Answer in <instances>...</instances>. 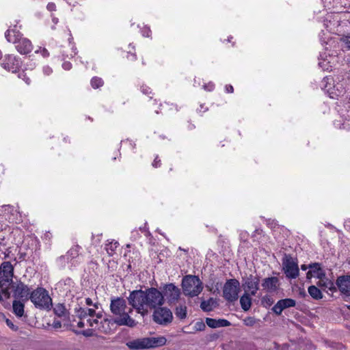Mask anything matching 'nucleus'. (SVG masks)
<instances>
[{
	"instance_id": "obj_1",
	"label": "nucleus",
	"mask_w": 350,
	"mask_h": 350,
	"mask_svg": "<svg viewBox=\"0 0 350 350\" xmlns=\"http://www.w3.org/2000/svg\"><path fill=\"white\" fill-rule=\"evenodd\" d=\"M128 301L130 305L142 316L148 314L149 309H155L161 306L165 302V298L161 292L156 288H149L145 291H132Z\"/></svg>"
},
{
	"instance_id": "obj_2",
	"label": "nucleus",
	"mask_w": 350,
	"mask_h": 350,
	"mask_svg": "<svg viewBox=\"0 0 350 350\" xmlns=\"http://www.w3.org/2000/svg\"><path fill=\"white\" fill-rule=\"evenodd\" d=\"M110 310L116 317L115 322L116 325L129 327H134L136 325L135 321L129 316L133 310L127 307L126 301L123 298L111 299Z\"/></svg>"
},
{
	"instance_id": "obj_3",
	"label": "nucleus",
	"mask_w": 350,
	"mask_h": 350,
	"mask_svg": "<svg viewBox=\"0 0 350 350\" xmlns=\"http://www.w3.org/2000/svg\"><path fill=\"white\" fill-rule=\"evenodd\" d=\"M5 38L9 42L15 44L16 50L21 54H27L33 49L31 41L23 37V35L16 29H8L5 33Z\"/></svg>"
},
{
	"instance_id": "obj_4",
	"label": "nucleus",
	"mask_w": 350,
	"mask_h": 350,
	"mask_svg": "<svg viewBox=\"0 0 350 350\" xmlns=\"http://www.w3.org/2000/svg\"><path fill=\"white\" fill-rule=\"evenodd\" d=\"M29 299L36 308L50 310L53 306L52 298L42 287H38L31 292Z\"/></svg>"
},
{
	"instance_id": "obj_5",
	"label": "nucleus",
	"mask_w": 350,
	"mask_h": 350,
	"mask_svg": "<svg viewBox=\"0 0 350 350\" xmlns=\"http://www.w3.org/2000/svg\"><path fill=\"white\" fill-rule=\"evenodd\" d=\"M182 288L185 295L193 297L198 296L202 291V282L196 275H186L182 280Z\"/></svg>"
},
{
	"instance_id": "obj_6",
	"label": "nucleus",
	"mask_w": 350,
	"mask_h": 350,
	"mask_svg": "<svg viewBox=\"0 0 350 350\" xmlns=\"http://www.w3.org/2000/svg\"><path fill=\"white\" fill-rule=\"evenodd\" d=\"M240 283L236 279L228 280L223 288L224 297L228 301L233 302L238 299Z\"/></svg>"
},
{
	"instance_id": "obj_7",
	"label": "nucleus",
	"mask_w": 350,
	"mask_h": 350,
	"mask_svg": "<svg viewBox=\"0 0 350 350\" xmlns=\"http://www.w3.org/2000/svg\"><path fill=\"white\" fill-rule=\"evenodd\" d=\"M152 319L155 323L165 325L172 322L173 316L170 309L159 306L158 308L154 309Z\"/></svg>"
},
{
	"instance_id": "obj_8",
	"label": "nucleus",
	"mask_w": 350,
	"mask_h": 350,
	"mask_svg": "<svg viewBox=\"0 0 350 350\" xmlns=\"http://www.w3.org/2000/svg\"><path fill=\"white\" fill-rule=\"evenodd\" d=\"M283 270L288 278L295 279L299 275L298 265L291 256H286L282 262Z\"/></svg>"
},
{
	"instance_id": "obj_9",
	"label": "nucleus",
	"mask_w": 350,
	"mask_h": 350,
	"mask_svg": "<svg viewBox=\"0 0 350 350\" xmlns=\"http://www.w3.org/2000/svg\"><path fill=\"white\" fill-rule=\"evenodd\" d=\"M259 282L258 277L250 275L248 277L243 278L242 287L245 293L254 296L259 289Z\"/></svg>"
},
{
	"instance_id": "obj_10",
	"label": "nucleus",
	"mask_w": 350,
	"mask_h": 350,
	"mask_svg": "<svg viewBox=\"0 0 350 350\" xmlns=\"http://www.w3.org/2000/svg\"><path fill=\"white\" fill-rule=\"evenodd\" d=\"M14 267L10 262H2L0 267V283L10 286L12 284Z\"/></svg>"
},
{
	"instance_id": "obj_11",
	"label": "nucleus",
	"mask_w": 350,
	"mask_h": 350,
	"mask_svg": "<svg viewBox=\"0 0 350 350\" xmlns=\"http://www.w3.org/2000/svg\"><path fill=\"white\" fill-rule=\"evenodd\" d=\"M163 295L166 297L169 304L175 303L178 301L180 295V289L174 284L170 283L163 286Z\"/></svg>"
},
{
	"instance_id": "obj_12",
	"label": "nucleus",
	"mask_w": 350,
	"mask_h": 350,
	"mask_svg": "<svg viewBox=\"0 0 350 350\" xmlns=\"http://www.w3.org/2000/svg\"><path fill=\"white\" fill-rule=\"evenodd\" d=\"M295 304V300L291 298L280 299L275 304L272 310L276 314L280 315L284 309L294 307Z\"/></svg>"
},
{
	"instance_id": "obj_13",
	"label": "nucleus",
	"mask_w": 350,
	"mask_h": 350,
	"mask_svg": "<svg viewBox=\"0 0 350 350\" xmlns=\"http://www.w3.org/2000/svg\"><path fill=\"white\" fill-rule=\"evenodd\" d=\"M2 66L5 69L15 72L21 66V62L19 59L16 58L15 56L8 55L5 56Z\"/></svg>"
},
{
	"instance_id": "obj_14",
	"label": "nucleus",
	"mask_w": 350,
	"mask_h": 350,
	"mask_svg": "<svg viewBox=\"0 0 350 350\" xmlns=\"http://www.w3.org/2000/svg\"><path fill=\"white\" fill-rule=\"evenodd\" d=\"M76 317L79 319L78 321H84V319L88 317V315H96L97 318H102V311L96 312L94 308H75Z\"/></svg>"
},
{
	"instance_id": "obj_15",
	"label": "nucleus",
	"mask_w": 350,
	"mask_h": 350,
	"mask_svg": "<svg viewBox=\"0 0 350 350\" xmlns=\"http://www.w3.org/2000/svg\"><path fill=\"white\" fill-rule=\"evenodd\" d=\"M336 285L340 292L347 296H350V276H340L336 280Z\"/></svg>"
},
{
	"instance_id": "obj_16",
	"label": "nucleus",
	"mask_w": 350,
	"mask_h": 350,
	"mask_svg": "<svg viewBox=\"0 0 350 350\" xmlns=\"http://www.w3.org/2000/svg\"><path fill=\"white\" fill-rule=\"evenodd\" d=\"M14 294L16 297L27 300L29 299L31 294L29 287L22 282L18 283L16 286H13Z\"/></svg>"
},
{
	"instance_id": "obj_17",
	"label": "nucleus",
	"mask_w": 350,
	"mask_h": 350,
	"mask_svg": "<svg viewBox=\"0 0 350 350\" xmlns=\"http://www.w3.org/2000/svg\"><path fill=\"white\" fill-rule=\"evenodd\" d=\"M309 271L306 273V278L308 280H310L312 278H321L325 276V272L321 267L319 263H312L308 265Z\"/></svg>"
},
{
	"instance_id": "obj_18",
	"label": "nucleus",
	"mask_w": 350,
	"mask_h": 350,
	"mask_svg": "<svg viewBox=\"0 0 350 350\" xmlns=\"http://www.w3.org/2000/svg\"><path fill=\"white\" fill-rule=\"evenodd\" d=\"M279 285V279L277 277L266 278L263 280L262 283V286L270 293L277 291Z\"/></svg>"
},
{
	"instance_id": "obj_19",
	"label": "nucleus",
	"mask_w": 350,
	"mask_h": 350,
	"mask_svg": "<svg viewBox=\"0 0 350 350\" xmlns=\"http://www.w3.org/2000/svg\"><path fill=\"white\" fill-rule=\"evenodd\" d=\"M101 319L96 317V315H88V317L84 319V321H77V326L79 328L90 327L95 329V327H98V320Z\"/></svg>"
},
{
	"instance_id": "obj_20",
	"label": "nucleus",
	"mask_w": 350,
	"mask_h": 350,
	"mask_svg": "<svg viewBox=\"0 0 350 350\" xmlns=\"http://www.w3.org/2000/svg\"><path fill=\"white\" fill-rule=\"evenodd\" d=\"M116 323L115 322L114 319H104L103 320L98 321V325L97 327H95V329H97L100 332L105 333V334H109L110 333Z\"/></svg>"
},
{
	"instance_id": "obj_21",
	"label": "nucleus",
	"mask_w": 350,
	"mask_h": 350,
	"mask_svg": "<svg viewBox=\"0 0 350 350\" xmlns=\"http://www.w3.org/2000/svg\"><path fill=\"white\" fill-rule=\"evenodd\" d=\"M147 349L162 347L166 344L167 339L164 336L146 338Z\"/></svg>"
},
{
	"instance_id": "obj_22",
	"label": "nucleus",
	"mask_w": 350,
	"mask_h": 350,
	"mask_svg": "<svg viewBox=\"0 0 350 350\" xmlns=\"http://www.w3.org/2000/svg\"><path fill=\"white\" fill-rule=\"evenodd\" d=\"M206 323L211 328L228 327L230 325V323L228 320L223 319H215L211 318H206Z\"/></svg>"
},
{
	"instance_id": "obj_23",
	"label": "nucleus",
	"mask_w": 350,
	"mask_h": 350,
	"mask_svg": "<svg viewBox=\"0 0 350 350\" xmlns=\"http://www.w3.org/2000/svg\"><path fill=\"white\" fill-rule=\"evenodd\" d=\"M129 349L133 350H142L147 349L146 338L133 340L127 342Z\"/></svg>"
},
{
	"instance_id": "obj_24",
	"label": "nucleus",
	"mask_w": 350,
	"mask_h": 350,
	"mask_svg": "<svg viewBox=\"0 0 350 350\" xmlns=\"http://www.w3.org/2000/svg\"><path fill=\"white\" fill-rule=\"evenodd\" d=\"M317 284L323 291H326L327 289L332 291L335 289L333 282L327 278L325 275L321 277V278H319V281Z\"/></svg>"
},
{
	"instance_id": "obj_25",
	"label": "nucleus",
	"mask_w": 350,
	"mask_h": 350,
	"mask_svg": "<svg viewBox=\"0 0 350 350\" xmlns=\"http://www.w3.org/2000/svg\"><path fill=\"white\" fill-rule=\"evenodd\" d=\"M250 294L244 293L240 298V304L244 311H247L250 309L252 305V299Z\"/></svg>"
},
{
	"instance_id": "obj_26",
	"label": "nucleus",
	"mask_w": 350,
	"mask_h": 350,
	"mask_svg": "<svg viewBox=\"0 0 350 350\" xmlns=\"http://www.w3.org/2000/svg\"><path fill=\"white\" fill-rule=\"evenodd\" d=\"M216 301L214 299L210 298L206 301H203L200 304V308L205 312H210L215 307Z\"/></svg>"
},
{
	"instance_id": "obj_27",
	"label": "nucleus",
	"mask_w": 350,
	"mask_h": 350,
	"mask_svg": "<svg viewBox=\"0 0 350 350\" xmlns=\"http://www.w3.org/2000/svg\"><path fill=\"white\" fill-rule=\"evenodd\" d=\"M13 312L18 317L24 314V304L20 301H14L12 304Z\"/></svg>"
},
{
	"instance_id": "obj_28",
	"label": "nucleus",
	"mask_w": 350,
	"mask_h": 350,
	"mask_svg": "<svg viewBox=\"0 0 350 350\" xmlns=\"http://www.w3.org/2000/svg\"><path fill=\"white\" fill-rule=\"evenodd\" d=\"M309 295L314 299H321L323 298L321 291L316 286L312 285L308 289Z\"/></svg>"
},
{
	"instance_id": "obj_29",
	"label": "nucleus",
	"mask_w": 350,
	"mask_h": 350,
	"mask_svg": "<svg viewBox=\"0 0 350 350\" xmlns=\"http://www.w3.org/2000/svg\"><path fill=\"white\" fill-rule=\"evenodd\" d=\"M0 284L1 288L0 291V301H3L10 297V293L8 290V285L3 283H0Z\"/></svg>"
},
{
	"instance_id": "obj_30",
	"label": "nucleus",
	"mask_w": 350,
	"mask_h": 350,
	"mask_svg": "<svg viewBox=\"0 0 350 350\" xmlns=\"http://www.w3.org/2000/svg\"><path fill=\"white\" fill-rule=\"evenodd\" d=\"M206 327V325L204 324V323L202 321H197L193 327V331L191 332H189V331H185V329H183V332L184 333H187V334H189V333H194L196 332H200V331H203Z\"/></svg>"
},
{
	"instance_id": "obj_31",
	"label": "nucleus",
	"mask_w": 350,
	"mask_h": 350,
	"mask_svg": "<svg viewBox=\"0 0 350 350\" xmlns=\"http://www.w3.org/2000/svg\"><path fill=\"white\" fill-rule=\"evenodd\" d=\"M80 248L81 247L79 245H76L71 247L70 250L67 252V258L73 259L78 256Z\"/></svg>"
},
{
	"instance_id": "obj_32",
	"label": "nucleus",
	"mask_w": 350,
	"mask_h": 350,
	"mask_svg": "<svg viewBox=\"0 0 350 350\" xmlns=\"http://www.w3.org/2000/svg\"><path fill=\"white\" fill-rule=\"evenodd\" d=\"M176 316L180 319H183L187 317V309L185 306H179L176 308Z\"/></svg>"
},
{
	"instance_id": "obj_33",
	"label": "nucleus",
	"mask_w": 350,
	"mask_h": 350,
	"mask_svg": "<svg viewBox=\"0 0 350 350\" xmlns=\"http://www.w3.org/2000/svg\"><path fill=\"white\" fill-rule=\"evenodd\" d=\"M243 324L248 327L254 326L259 320L255 319L253 317H247L243 320Z\"/></svg>"
},
{
	"instance_id": "obj_34",
	"label": "nucleus",
	"mask_w": 350,
	"mask_h": 350,
	"mask_svg": "<svg viewBox=\"0 0 350 350\" xmlns=\"http://www.w3.org/2000/svg\"><path fill=\"white\" fill-rule=\"evenodd\" d=\"M118 242H110L109 244L106 245V251L109 254V255L112 256L113 252L118 247Z\"/></svg>"
},
{
	"instance_id": "obj_35",
	"label": "nucleus",
	"mask_w": 350,
	"mask_h": 350,
	"mask_svg": "<svg viewBox=\"0 0 350 350\" xmlns=\"http://www.w3.org/2000/svg\"><path fill=\"white\" fill-rule=\"evenodd\" d=\"M103 84V81L100 78L94 77L91 80V85L94 88H98L102 86Z\"/></svg>"
},
{
	"instance_id": "obj_36",
	"label": "nucleus",
	"mask_w": 350,
	"mask_h": 350,
	"mask_svg": "<svg viewBox=\"0 0 350 350\" xmlns=\"http://www.w3.org/2000/svg\"><path fill=\"white\" fill-rule=\"evenodd\" d=\"M341 40L342 42L345 43L346 46L349 49H350V33H347V35H344L341 38Z\"/></svg>"
},
{
	"instance_id": "obj_37",
	"label": "nucleus",
	"mask_w": 350,
	"mask_h": 350,
	"mask_svg": "<svg viewBox=\"0 0 350 350\" xmlns=\"http://www.w3.org/2000/svg\"><path fill=\"white\" fill-rule=\"evenodd\" d=\"M262 303L266 304L267 306H271L273 304V299L269 297V296H265L262 299Z\"/></svg>"
},
{
	"instance_id": "obj_38",
	"label": "nucleus",
	"mask_w": 350,
	"mask_h": 350,
	"mask_svg": "<svg viewBox=\"0 0 350 350\" xmlns=\"http://www.w3.org/2000/svg\"><path fill=\"white\" fill-rule=\"evenodd\" d=\"M64 307L62 305L57 306L55 308V312L59 316H62L64 312Z\"/></svg>"
},
{
	"instance_id": "obj_39",
	"label": "nucleus",
	"mask_w": 350,
	"mask_h": 350,
	"mask_svg": "<svg viewBox=\"0 0 350 350\" xmlns=\"http://www.w3.org/2000/svg\"><path fill=\"white\" fill-rule=\"evenodd\" d=\"M18 77L21 78L23 81H25V83L29 85L30 83V79L28 77H27L26 74L23 72L21 74H19Z\"/></svg>"
},
{
	"instance_id": "obj_40",
	"label": "nucleus",
	"mask_w": 350,
	"mask_h": 350,
	"mask_svg": "<svg viewBox=\"0 0 350 350\" xmlns=\"http://www.w3.org/2000/svg\"><path fill=\"white\" fill-rule=\"evenodd\" d=\"M141 88H142V92L144 94L148 95L149 94L151 93L150 88L149 87L146 86V85H143V86H142Z\"/></svg>"
},
{
	"instance_id": "obj_41",
	"label": "nucleus",
	"mask_w": 350,
	"mask_h": 350,
	"mask_svg": "<svg viewBox=\"0 0 350 350\" xmlns=\"http://www.w3.org/2000/svg\"><path fill=\"white\" fill-rule=\"evenodd\" d=\"M152 166L154 167H159L161 166V160L159 159V157L157 156L152 163Z\"/></svg>"
},
{
	"instance_id": "obj_42",
	"label": "nucleus",
	"mask_w": 350,
	"mask_h": 350,
	"mask_svg": "<svg viewBox=\"0 0 350 350\" xmlns=\"http://www.w3.org/2000/svg\"><path fill=\"white\" fill-rule=\"evenodd\" d=\"M81 334L85 336H91L93 335V329H88L86 330H83Z\"/></svg>"
},
{
	"instance_id": "obj_43",
	"label": "nucleus",
	"mask_w": 350,
	"mask_h": 350,
	"mask_svg": "<svg viewBox=\"0 0 350 350\" xmlns=\"http://www.w3.org/2000/svg\"><path fill=\"white\" fill-rule=\"evenodd\" d=\"M36 53H39V51H36ZM40 53L44 57H46L49 55V51L46 49H41Z\"/></svg>"
},
{
	"instance_id": "obj_44",
	"label": "nucleus",
	"mask_w": 350,
	"mask_h": 350,
	"mask_svg": "<svg viewBox=\"0 0 350 350\" xmlns=\"http://www.w3.org/2000/svg\"><path fill=\"white\" fill-rule=\"evenodd\" d=\"M214 84L213 83H208L207 85H204V89L207 91H212L214 89Z\"/></svg>"
},
{
	"instance_id": "obj_45",
	"label": "nucleus",
	"mask_w": 350,
	"mask_h": 350,
	"mask_svg": "<svg viewBox=\"0 0 350 350\" xmlns=\"http://www.w3.org/2000/svg\"><path fill=\"white\" fill-rule=\"evenodd\" d=\"M43 72L46 75H49L52 72V69L49 66H44Z\"/></svg>"
},
{
	"instance_id": "obj_46",
	"label": "nucleus",
	"mask_w": 350,
	"mask_h": 350,
	"mask_svg": "<svg viewBox=\"0 0 350 350\" xmlns=\"http://www.w3.org/2000/svg\"><path fill=\"white\" fill-rule=\"evenodd\" d=\"M53 327L55 329L60 328L62 327V323L59 321H54L53 323Z\"/></svg>"
},
{
	"instance_id": "obj_47",
	"label": "nucleus",
	"mask_w": 350,
	"mask_h": 350,
	"mask_svg": "<svg viewBox=\"0 0 350 350\" xmlns=\"http://www.w3.org/2000/svg\"><path fill=\"white\" fill-rule=\"evenodd\" d=\"M47 9L49 10V11H54L55 10V3H49L48 5H47Z\"/></svg>"
},
{
	"instance_id": "obj_48",
	"label": "nucleus",
	"mask_w": 350,
	"mask_h": 350,
	"mask_svg": "<svg viewBox=\"0 0 350 350\" xmlns=\"http://www.w3.org/2000/svg\"><path fill=\"white\" fill-rule=\"evenodd\" d=\"M62 66L65 70H70L71 68V64L66 62L62 64Z\"/></svg>"
},
{
	"instance_id": "obj_49",
	"label": "nucleus",
	"mask_w": 350,
	"mask_h": 350,
	"mask_svg": "<svg viewBox=\"0 0 350 350\" xmlns=\"http://www.w3.org/2000/svg\"><path fill=\"white\" fill-rule=\"evenodd\" d=\"M226 91L228 93H232L234 91L233 87L230 85L226 86Z\"/></svg>"
},
{
	"instance_id": "obj_50",
	"label": "nucleus",
	"mask_w": 350,
	"mask_h": 350,
	"mask_svg": "<svg viewBox=\"0 0 350 350\" xmlns=\"http://www.w3.org/2000/svg\"><path fill=\"white\" fill-rule=\"evenodd\" d=\"M324 25L325 26V28L327 29V31L331 32V31H332L334 30L333 28L332 27L331 25H328V24L325 23Z\"/></svg>"
},
{
	"instance_id": "obj_51",
	"label": "nucleus",
	"mask_w": 350,
	"mask_h": 350,
	"mask_svg": "<svg viewBox=\"0 0 350 350\" xmlns=\"http://www.w3.org/2000/svg\"><path fill=\"white\" fill-rule=\"evenodd\" d=\"M85 303L88 306H91L92 304V301L90 298H86L85 299Z\"/></svg>"
},
{
	"instance_id": "obj_52",
	"label": "nucleus",
	"mask_w": 350,
	"mask_h": 350,
	"mask_svg": "<svg viewBox=\"0 0 350 350\" xmlns=\"http://www.w3.org/2000/svg\"><path fill=\"white\" fill-rule=\"evenodd\" d=\"M2 207H3V208H6V209H7V208H8V209H12V210H13V209H14L13 206H10V205H4V206H3Z\"/></svg>"
},
{
	"instance_id": "obj_53",
	"label": "nucleus",
	"mask_w": 350,
	"mask_h": 350,
	"mask_svg": "<svg viewBox=\"0 0 350 350\" xmlns=\"http://www.w3.org/2000/svg\"><path fill=\"white\" fill-rule=\"evenodd\" d=\"M308 268V266L306 265H302L301 266V269L304 271H306L307 269Z\"/></svg>"
},
{
	"instance_id": "obj_54",
	"label": "nucleus",
	"mask_w": 350,
	"mask_h": 350,
	"mask_svg": "<svg viewBox=\"0 0 350 350\" xmlns=\"http://www.w3.org/2000/svg\"><path fill=\"white\" fill-rule=\"evenodd\" d=\"M6 322H7V325L9 327H12L14 326L13 324L8 319L6 321Z\"/></svg>"
},
{
	"instance_id": "obj_55",
	"label": "nucleus",
	"mask_w": 350,
	"mask_h": 350,
	"mask_svg": "<svg viewBox=\"0 0 350 350\" xmlns=\"http://www.w3.org/2000/svg\"><path fill=\"white\" fill-rule=\"evenodd\" d=\"M150 32V31L149 29L147 30V34H144V36H146V37H148L149 36V33Z\"/></svg>"
},
{
	"instance_id": "obj_56",
	"label": "nucleus",
	"mask_w": 350,
	"mask_h": 350,
	"mask_svg": "<svg viewBox=\"0 0 350 350\" xmlns=\"http://www.w3.org/2000/svg\"><path fill=\"white\" fill-rule=\"evenodd\" d=\"M98 304H94V307L95 308V309H98Z\"/></svg>"
},
{
	"instance_id": "obj_57",
	"label": "nucleus",
	"mask_w": 350,
	"mask_h": 350,
	"mask_svg": "<svg viewBox=\"0 0 350 350\" xmlns=\"http://www.w3.org/2000/svg\"><path fill=\"white\" fill-rule=\"evenodd\" d=\"M332 18V15H328L326 18V20L330 19Z\"/></svg>"
},
{
	"instance_id": "obj_58",
	"label": "nucleus",
	"mask_w": 350,
	"mask_h": 350,
	"mask_svg": "<svg viewBox=\"0 0 350 350\" xmlns=\"http://www.w3.org/2000/svg\"><path fill=\"white\" fill-rule=\"evenodd\" d=\"M1 57H2V53H1V51H0V59H1Z\"/></svg>"
},
{
	"instance_id": "obj_59",
	"label": "nucleus",
	"mask_w": 350,
	"mask_h": 350,
	"mask_svg": "<svg viewBox=\"0 0 350 350\" xmlns=\"http://www.w3.org/2000/svg\"><path fill=\"white\" fill-rule=\"evenodd\" d=\"M53 21L55 23H57V19H55V18L53 19Z\"/></svg>"
},
{
	"instance_id": "obj_60",
	"label": "nucleus",
	"mask_w": 350,
	"mask_h": 350,
	"mask_svg": "<svg viewBox=\"0 0 350 350\" xmlns=\"http://www.w3.org/2000/svg\"><path fill=\"white\" fill-rule=\"evenodd\" d=\"M348 309L350 310V305L347 306Z\"/></svg>"
}]
</instances>
